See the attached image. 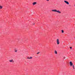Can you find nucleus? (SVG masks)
<instances>
[{"mask_svg":"<svg viewBox=\"0 0 75 75\" xmlns=\"http://www.w3.org/2000/svg\"><path fill=\"white\" fill-rule=\"evenodd\" d=\"M52 11L54 12H57V13H59V14H61V12L59 11H57L56 9L52 10Z\"/></svg>","mask_w":75,"mask_h":75,"instance_id":"f257e3e1","label":"nucleus"},{"mask_svg":"<svg viewBox=\"0 0 75 75\" xmlns=\"http://www.w3.org/2000/svg\"><path fill=\"white\" fill-rule=\"evenodd\" d=\"M70 67H72V66H73V68L74 69H75V68H74V65L73 64V63L72 62H70Z\"/></svg>","mask_w":75,"mask_h":75,"instance_id":"f03ea898","label":"nucleus"},{"mask_svg":"<svg viewBox=\"0 0 75 75\" xmlns=\"http://www.w3.org/2000/svg\"><path fill=\"white\" fill-rule=\"evenodd\" d=\"M57 44H58V45H59V39H57Z\"/></svg>","mask_w":75,"mask_h":75,"instance_id":"7ed1b4c3","label":"nucleus"},{"mask_svg":"<svg viewBox=\"0 0 75 75\" xmlns=\"http://www.w3.org/2000/svg\"><path fill=\"white\" fill-rule=\"evenodd\" d=\"M9 61L10 62H13V63L14 62V61L13 59L9 60Z\"/></svg>","mask_w":75,"mask_h":75,"instance_id":"20e7f679","label":"nucleus"},{"mask_svg":"<svg viewBox=\"0 0 75 75\" xmlns=\"http://www.w3.org/2000/svg\"><path fill=\"white\" fill-rule=\"evenodd\" d=\"M64 2H65V3L67 4H69V2L67 1H64Z\"/></svg>","mask_w":75,"mask_h":75,"instance_id":"39448f33","label":"nucleus"},{"mask_svg":"<svg viewBox=\"0 0 75 75\" xmlns=\"http://www.w3.org/2000/svg\"><path fill=\"white\" fill-rule=\"evenodd\" d=\"M37 4V2H34L33 3V5H35V4Z\"/></svg>","mask_w":75,"mask_h":75,"instance_id":"423d86ee","label":"nucleus"},{"mask_svg":"<svg viewBox=\"0 0 75 75\" xmlns=\"http://www.w3.org/2000/svg\"><path fill=\"white\" fill-rule=\"evenodd\" d=\"M32 58H33L32 57H30V58L28 57V59H32Z\"/></svg>","mask_w":75,"mask_h":75,"instance_id":"0eeeda50","label":"nucleus"},{"mask_svg":"<svg viewBox=\"0 0 75 75\" xmlns=\"http://www.w3.org/2000/svg\"><path fill=\"white\" fill-rule=\"evenodd\" d=\"M54 53L55 54H57V52L56 50L54 51Z\"/></svg>","mask_w":75,"mask_h":75,"instance_id":"6e6552de","label":"nucleus"},{"mask_svg":"<svg viewBox=\"0 0 75 75\" xmlns=\"http://www.w3.org/2000/svg\"><path fill=\"white\" fill-rule=\"evenodd\" d=\"M2 8H3V6H0V9H2Z\"/></svg>","mask_w":75,"mask_h":75,"instance_id":"1a4fd4ad","label":"nucleus"},{"mask_svg":"<svg viewBox=\"0 0 75 75\" xmlns=\"http://www.w3.org/2000/svg\"><path fill=\"white\" fill-rule=\"evenodd\" d=\"M62 33H64V30H62Z\"/></svg>","mask_w":75,"mask_h":75,"instance_id":"9d476101","label":"nucleus"},{"mask_svg":"<svg viewBox=\"0 0 75 75\" xmlns=\"http://www.w3.org/2000/svg\"><path fill=\"white\" fill-rule=\"evenodd\" d=\"M39 53H40V52H38V53H37V54H39Z\"/></svg>","mask_w":75,"mask_h":75,"instance_id":"9b49d317","label":"nucleus"},{"mask_svg":"<svg viewBox=\"0 0 75 75\" xmlns=\"http://www.w3.org/2000/svg\"><path fill=\"white\" fill-rule=\"evenodd\" d=\"M72 47H70V49H72Z\"/></svg>","mask_w":75,"mask_h":75,"instance_id":"f8f14e48","label":"nucleus"},{"mask_svg":"<svg viewBox=\"0 0 75 75\" xmlns=\"http://www.w3.org/2000/svg\"><path fill=\"white\" fill-rule=\"evenodd\" d=\"M15 52H17V50H15Z\"/></svg>","mask_w":75,"mask_h":75,"instance_id":"ddd939ff","label":"nucleus"},{"mask_svg":"<svg viewBox=\"0 0 75 75\" xmlns=\"http://www.w3.org/2000/svg\"><path fill=\"white\" fill-rule=\"evenodd\" d=\"M47 1H50V0H46Z\"/></svg>","mask_w":75,"mask_h":75,"instance_id":"4468645a","label":"nucleus"},{"mask_svg":"<svg viewBox=\"0 0 75 75\" xmlns=\"http://www.w3.org/2000/svg\"><path fill=\"white\" fill-rule=\"evenodd\" d=\"M64 59H65V57H64Z\"/></svg>","mask_w":75,"mask_h":75,"instance_id":"2eb2a0df","label":"nucleus"},{"mask_svg":"<svg viewBox=\"0 0 75 75\" xmlns=\"http://www.w3.org/2000/svg\"><path fill=\"white\" fill-rule=\"evenodd\" d=\"M34 24H35V23H34Z\"/></svg>","mask_w":75,"mask_h":75,"instance_id":"dca6fc26","label":"nucleus"}]
</instances>
